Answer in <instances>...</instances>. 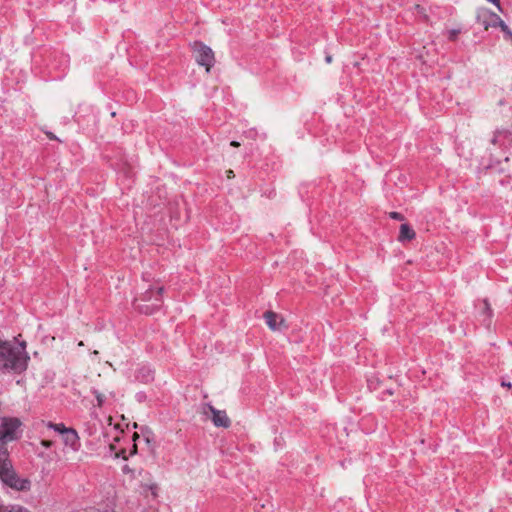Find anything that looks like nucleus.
<instances>
[{"label": "nucleus", "instance_id": "17", "mask_svg": "<svg viewBox=\"0 0 512 512\" xmlns=\"http://www.w3.org/2000/svg\"><path fill=\"white\" fill-rule=\"evenodd\" d=\"M483 303H484V309H483V312H484V313H487L489 316H491V314H492V309H491V307H490V304H489L488 300H487V299H485V300L483 301Z\"/></svg>", "mask_w": 512, "mask_h": 512}, {"label": "nucleus", "instance_id": "5", "mask_svg": "<svg viewBox=\"0 0 512 512\" xmlns=\"http://www.w3.org/2000/svg\"><path fill=\"white\" fill-rule=\"evenodd\" d=\"M211 412V421L216 427L228 428L231 425V420L227 416L224 410H218L211 404L207 403L202 406V413L207 415V412Z\"/></svg>", "mask_w": 512, "mask_h": 512}, {"label": "nucleus", "instance_id": "12", "mask_svg": "<svg viewBox=\"0 0 512 512\" xmlns=\"http://www.w3.org/2000/svg\"><path fill=\"white\" fill-rule=\"evenodd\" d=\"M92 393H93V394L95 395V397H96V400H97V406H98V407H102V406H103V404H104L105 396H104L102 393H100L98 390H96V389H93V390H92Z\"/></svg>", "mask_w": 512, "mask_h": 512}, {"label": "nucleus", "instance_id": "1", "mask_svg": "<svg viewBox=\"0 0 512 512\" xmlns=\"http://www.w3.org/2000/svg\"><path fill=\"white\" fill-rule=\"evenodd\" d=\"M20 425L21 422L17 418L3 419L2 429L0 430V478L7 486L19 491H25L29 489L30 481L20 479L17 476L6 448V442L15 439V431Z\"/></svg>", "mask_w": 512, "mask_h": 512}, {"label": "nucleus", "instance_id": "14", "mask_svg": "<svg viewBox=\"0 0 512 512\" xmlns=\"http://www.w3.org/2000/svg\"><path fill=\"white\" fill-rule=\"evenodd\" d=\"M390 218L398 221L404 220V216L399 212H390L389 213Z\"/></svg>", "mask_w": 512, "mask_h": 512}, {"label": "nucleus", "instance_id": "9", "mask_svg": "<svg viewBox=\"0 0 512 512\" xmlns=\"http://www.w3.org/2000/svg\"><path fill=\"white\" fill-rule=\"evenodd\" d=\"M485 11L486 10H481L478 12L477 22L479 25L483 26L485 30H488L490 28V25H488V23H490V18L485 16Z\"/></svg>", "mask_w": 512, "mask_h": 512}, {"label": "nucleus", "instance_id": "7", "mask_svg": "<svg viewBox=\"0 0 512 512\" xmlns=\"http://www.w3.org/2000/svg\"><path fill=\"white\" fill-rule=\"evenodd\" d=\"M62 436H63V441H64L65 445L70 446L73 450L78 449L79 437H78L77 432L74 429L69 428Z\"/></svg>", "mask_w": 512, "mask_h": 512}, {"label": "nucleus", "instance_id": "4", "mask_svg": "<svg viewBox=\"0 0 512 512\" xmlns=\"http://www.w3.org/2000/svg\"><path fill=\"white\" fill-rule=\"evenodd\" d=\"M192 50L197 53L196 62L204 66L207 72H210L215 63V56L213 50L200 41H195L192 44Z\"/></svg>", "mask_w": 512, "mask_h": 512}, {"label": "nucleus", "instance_id": "15", "mask_svg": "<svg viewBox=\"0 0 512 512\" xmlns=\"http://www.w3.org/2000/svg\"><path fill=\"white\" fill-rule=\"evenodd\" d=\"M499 27L506 35H508L509 37H512V33H511L510 29L508 28V26L505 24V22L503 20H502V23L499 25Z\"/></svg>", "mask_w": 512, "mask_h": 512}, {"label": "nucleus", "instance_id": "13", "mask_svg": "<svg viewBox=\"0 0 512 512\" xmlns=\"http://www.w3.org/2000/svg\"><path fill=\"white\" fill-rule=\"evenodd\" d=\"M0 512H29V511L22 507H13L10 510H8L7 508H0Z\"/></svg>", "mask_w": 512, "mask_h": 512}, {"label": "nucleus", "instance_id": "25", "mask_svg": "<svg viewBox=\"0 0 512 512\" xmlns=\"http://www.w3.org/2000/svg\"><path fill=\"white\" fill-rule=\"evenodd\" d=\"M137 438H139V435L137 433H134L133 440L135 441Z\"/></svg>", "mask_w": 512, "mask_h": 512}, {"label": "nucleus", "instance_id": "8", "mask_svg": "<svg viewBox=\"0 0 512 512\" xmlns=\"http://www.w3.org/2000/svg\"><path fill=\"white\" fill-rule=\"evenodd\" d=\"M416 234L414 230L406 223L401 224L398 241L405 242V241H411L415 238Z\"/></svg>", "mask_w": 512, "mask_h": 512}, {"label": "nucleus", "instance_id": "24", "mask_svg": "<svg viewBox=\"0 0 512 512\" xmlns=\"http://www.w3.org/2000/svg\"><path fill=\"white\" fill-rule=\"evenodd\" d=\"M496 142H497V135H495L494 138L492 139L493 144H496Z\"/></svg>", "mask_w": 512, "mask_h": 512}, {"label": "nucleus", "instance_id": "27", "mask_svg": "<svg viewBox=\"0 0 512 512\" xmlns=\"http://www.w3.org/2000/svg\"><path fill=\"white\" fill-rule=\"evenodd\" d=\"M387 393L390 394V395L393 394V392L391 390H388Z\"/></svg>", "mask_w": 512, "mask_h": 512}, {"label": "nucleus", "instance_id": "28", "mask_svg": "<svg viewBox=\"0 0 512 512\" xmlns=\"http://www.w3.org/2000/svg\"><path fill=\"white\" fill-rule=\"evenodd\" d=\"M510 293H512V288L510 289Z\"/></svg>", "mask_w": 512, "mask_h": 512}, {"label": "nucleus", "instance_id": "22", "mask_svg": "<svg viewBox=\"0 0 512 512\" xmlns=\"http://www.w3.org/2000/svg\"><path fill=\"white\" fill-rule=\"evenodd\" d=\"M227 177H228V178H232V177H234V174H233V171H232V170H228V171H227Z\"/></svg>", "mask_w": 512, "mask_h": 512}, {"label": "nucleus", "instance_id": "21", "mask_svg": "<svg viewBox=\"0 0 512 512\" xmlns=\"http://www.w3.org/2000/svg\"><path fill=\"white\" fill-rule=\"evenodd\" d=\"M501 385L504 386V387L511 388V383L510 382L503 381Z\"/></svg>", "mask_w": 512, "mask_h": 512}, {"label": "nucleus", "instance_id": "10", "mask_svg": "<svg viewBox=\"0 0 512 512\" xmlns=\"http://www.w3.org/2000/svg\"><path fill=\"white\" fill-rule=\"evenodd\" d=\"M485 16L490 18V27H499V25L502 23V19L495 13H492L490 11H485Z\"/></svg>", "mask_w": 512, "mask_h": 512}, {"label": "nucleus", "instance_id": "11", "mask_svg": "<svg viewBox=\"0 0 512 512\" xmlns=\"http://www.w3.org/2000/svg\"><path fill=\"white\" fill-rule=\"evenodd\" d=\"M47 427L50 429H53L54 431H56L62 435L69 429V428L65 427V425L62 423L55 424L52 422H48Z\"/></svg>", "mask_w": 512, "mask_h": 512}, {"label": "nucleus", "instance_id": "3", "mask_svg": "<svg viewBox=\"0 0 512 512\" xmlns=\"http://www.w3.org/2000/svg\"><path fill=\"white\" fill-rule=\"evenodd\" d=\"M163 287L145 289L138 297L134 299V307L140 313L150 315L158 310L162 305Z\"/></svg>", "mask_w": 512, "mask_h": 512}, {"label": "nucleus", "instance_id": "20", "mask_svg": "<svg viewBox=\"0 0 512 512\" xmlns=\"http://www.w3.org/2000/svg\"><path fill=\"white\" fill-rule=\"evenodd\" d=\"M230 145H231L232 147H239V146H240V143H239V142H237V141H231Z\"/></svg>", "mask_w": 512, "mask_h": 512}, {"label": "nucleus", "instance_id": "2", "mask_svg": "<svg viewBox=\"0 0 512 512\" xmlns=\"http://www.w3.org/2000/svg\"><path fill=\"white\" fill-rule=\"evenodd\" d=\"M27 359L25 346H13L0 340V368L21 372L26 368Z\"/></svg>", "mask_w": 512, "mask_h": 512}, {"label": "nucleus", "instance_id": "23", "mask_svg": "<svg viewBox=\"0 0 512 512\" xmlns=\"http://www.w3.org/2000/svg\"><path fill=\"white\" fill-rule=\"evenodd\" d=\"M325 60H326L327 63H331L332 62V56H330V55L326 56Z\"/></svg>", "mask_w": 512, "mask_h": 512}, {"label": "nucleus", "instance_id": "18", "mask_svg": "<svg viewBox=\"0 0 512 512\" xmlns=\"http://www.w3.org/2000/svg\"><path fill=\"white\" fill-rule=\"evenodd\" d=\"M41 444L42 446H44L45 448H50L52 446V441L50 440H42L41 441Z\"/></svg>", "mask_w": 512, "mask_h": 512}, {"label": "nucleus", "instance_id": "26", "mask_svg": "<svg viewBox=\"0 0 512 512\" xmlns=\"http://www.w3.org/2000/svg\"><path fill=\"white\" fill-rule=\"evenodd\" d=\"M136 449H137V445H134V446H133V451H132V453H135V452H136Z\"/></svg>", "mask_w": 512, "mask_h": 512}, {"label": "nucleus", "instance_id": "19", "mask_svg": "<svg viewBox=\"0 0 512 512\" xmlns=\"http://www.w3.org/2000/svg\"><path fill=\"white\" fill-rule=\"evenodd\" d=\"M47 137L51 140H58V138L52 132H45Z\"/></svg>", "mask_w": 512, "mask_h": 512}, {"label": "nucleus", "instance_id": "6", "mask_svg": "<svg viewBox=\"0 0 512 512\" xmlns=\"http://www.w3.org/2000/svg\"><path fill=\"white\" fill-rule=\"evenodd\" d=\"M267 326L272 331H279L282 328H286L285 320L273 311H266L264 313Z\"/></svg>", "mask_w": 512, "mask_h": 512}, {"label": "nucleus", "instance_id": "16", "mask_svg": "<svg viewBox=\"0 0 512 512\" xmlns=\"http://www.w3.org/2000/svg\"><path fill=\"white\" fill-rule=\"evenodd\" d=\"M460 33V30H457V29H452L448 32V38L450 40H455L458 36V34Z\"/></svg>", "mask_w": 512, "mask_h": 512}]
</instances>
